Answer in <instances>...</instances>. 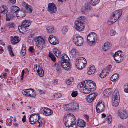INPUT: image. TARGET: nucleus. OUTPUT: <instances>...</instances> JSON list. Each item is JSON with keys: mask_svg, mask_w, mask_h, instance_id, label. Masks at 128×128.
Segmentation results:
<instances>
[{"mask_svg": "<svg viewBox=\"0 0 128 128\" xmlns=\"http://www.w3.org/2000/svg\"><path fill=\"white\" fill-rule=\"evenodd\" d=\"M78 87L81 88L83 93L85 94L89 93L92 89L96 88L94 82L90 80H86L83 82L79 83Z\"/></svg>", "mask_w": 128, "mask_h": 128, "instance_id": "1", "label": "nucleus"}, {"mask_svg": "<svg viewBox=\"0 0 128 128\" xmlns=\"http://www.w3.org/2000/svg\"><path fill=\"white\" fill-rule=\"evenodd\" d=\"M40 113L46 116H47L52 114L53 111L49 108L44 107L42 108L40 110Z\"/></svg>", "mask_w": 128, "mask_h": 128, "instance_id": "9", "label": "nucleus"}, {"mask_svg": "<svg viewBox=\"0 0 128 128\" xmlns=\"http://www.w3.org/2000/svg\"><path fill=\"white\" fill-rule=\"evenodd\" d=\"M100 1V0H90V2L92 6H95L99 3Z\"/></svg>", "mask_w": 128, "mask_h": 128, "instance_id": "38", "label": "nucleus"}, {"mask_svg": "<svg viewBox=\"0 0 128 128\" xmlns=\"http://www.w3.org/2000/svg\"><path fill=\"white\" fill-rule=\"evenodd\" d=\"M68 27L66 26H64L62 28V32L64 35H65L68 31Z\"/></svg>", "mask_w": 128, "mask_h": 128, "instance_id": "37", "label": "nucleus"}, {"mask_svg": "<svg viewBox=\"0 0 128 128\" xmlns=\"http://www.w3.org/2000/svg\"><path fill=\"white\" fill-rule=\"evenodd\" d=\"M15 16L11 12L8 13L6 14V20L7 21H10Z\"/></svg>", "mask_w": 128, "mask_h": 128, "instance_id": "30", "label": "nucleus"}, {"mask_svg": "<svg viewBox=\"0 0 128 128\" xmlns=\"http://www.w3.org/2000/svg\"><path fill=\"white\" fill-rule=\"evenodd\" d=\"M37 124H38V127L41 128L44 125L45 123L44 119L40 117L36 121Z\"/></svg>", "mask_w": 128, "mask_h": 128, "instance_id": "21", "label": "nucleus"}, {"mask_svg": "<svg viewBox=\"0 0 128 128\" xmlns=\"http://www.w3.org/2000/svg\"><path fill=\"white\" fill-rule=\"evenodd\" d=\"M10 41L13 44H15L18 42L19 40L17 36H14V38L11 40Z\"/></svg>", "mask_w": 128, "mask_h": 128, "instance_id": "34", "label": "nucleus"}, {"mask_svg": "<svg viewBox=\"0 0 128 128\" xmlns=\"http://www.w3.org/2000/svg\"><path fill=\"white\" fill-rule=\"evenodd\" d=\"M119 92L117 90H115L114 92L112 98V104L114 107L118 106L120 102Z\"/></svg>", "mask_w": 128, "mask_h": 128, "instance_id": "5", "label": "nucleus"}, {"mask_svg": "<svg viewBox=\"0 0 128 128\" xmlns=\"http://www.w3.org/2000/svg\"><path fill=\"white\" fill-rule=\"evenodd\" d=\"M31 22L29 20H24L22 22V25L26 28L29 26L31 24Z\"/></svg>", "mask_w": 128, "mask_h": 128, "instance_id": "25", "label": "nucleus"}, {"mask_svg": "<svg viewBox=\"0 0 128 128\" xmlns=\"http://www.w3.org/2000/svg\"><path fill=\"white\" fill-rule=\"evenodd\" d=\"M110 45L109 42H106L104 44L103 47V49L104 51H106L108 50L110 48Z\"/></svg>", "mask_w": 128, "mask_h": 128, "instance_id": "31", "label": "nucleus"}, {"mask_svg": "<svg viewBox=\"0 0 128 128\" xmlns=\"http://www.w3.org/2000/svg\"><path fill=\"white\" fill-rule=\"evenodd\" d=\"M124 91L128 93V83L125 84L124 87Z\"/></svg>", "mask_w": 128, "mask_h": 128, "instance_id": "56", "label": "nucleus"}, {"mask_svg": "<svg viewBox=\"0 0 128 128\" xmlns=\"http://www.w3.org/2000/svg\"><path fill=\"white\" fill-rule=\"evenodd\" d=\"M112 91V90L111 88H107L106 89L104 90V91L103 92V94L105 96H108V95L111 94Z\"/></svg>", "mask_w": 128, "mask_h": 128, "instance_id": "32", "label": "nucleus"}, {"mask_svg": "<svg viewBox=\"0 0 128 128\" xmlns=\"http://www.w3.org/2000/svg\"><path fill=\"white\" fill-rule=\"evenodd\" d=\"M77 124L78 126L80 128H84L86 125V122L83 120L81 119H79L77 120Z\"/></svg>", "mask_w": 128, "mask_h": 128, "instance_id": "20", "label": "nucleus"}, {"mask_svg": "<svg viewBox=\"0 0 128 128\" xmlns=\"http://www.w3.org/2000/svg\"><path fill=\"white\" fill-rule=\"evenodd\" d=\"M88 43L90 46L94 44L97 40L96 34L94 32H91L88 34L87 37Z\"/></svg>", "mask_w": 128, "mask_h": 128, "instance_id": "7", "label": "nucleus"}, {"mask_svg": "<svg viewBox=\"0 0 128 128\" xmlns=\"http://www.w3.org/2000/svg\"><path fill=\"white\" fill-rule=\"evenodd\" d=\"M14 25L13 23L10 22L9 23L8 25V26L9 28H12L14 27Z\"/></svg>", "mask_w": 128, "mask_h": 128, "instance_id": "63", "label": "nucleus"}, {"mask_svg": "<svg viewBox=\"0 0 128 128\" xmlns=\"http://www.w3.org/2000/svg\"><path fill=\"white\" fill-rule=\"evenodd\" d=\"M28 50L31 52L33 53L34 52V49L32 46H31L30 47Z\"/></svg>", "mask_w": 128, "mask_h": 128, "instance_id": "62", "label": "nucleus"}, {"mask_svg": "<svg viewBox=\"0 0 128 128\" xmlns=\"http://www.w3.org/2000/svg\"><path fill=\"white\" fill-rule=\"evenodd\" d=\"M32 116V115H30V116L29 118L30 122L31 124H33L36 123V120L33 118L31 117Z\"/></svg>", "mask_w": 128, "mask_h": 128, "instance_id": "46", "label": "nucleus"}, {"mask_svg": "<svg viewBox=\"0 0 128 128\" xmlns=\"http://www.w3.org/2000/svg\"><path fill=\"white\" fill-rule=\"evenodd\" d=\"M108 74L105 70H103L101 73L99 75L100 76L101 78H103L105 77L106 75Z\"/></svg>", "mask_w": 128, "mask_h": 128, "instance_id": "44", "label": "nucleus"}, {"mask_svg": "<svg viewBox=\"0 0 128 128\" xmlns=\"http://www.w3.org/2000/svg\"><path fill=\"white\" fill-rule=\"evenodd\" d=\"M97 95V93H92L88 95L87 97L86 100L89 102H91L94 100Z\"/></svg>", "mask_w": 128, "mask_h": 128, "instance_id": "16", "label": "nucleus"}, {"mask_svg": "<svg viewBox=\"0 0 128 128\" xmlns=\"http://www.w3.org/2000/svg\"><path fill=\"white\" fill-rule=\"evenodd\" d=\"M54 95L55 97L56 98H59L61 96V94L60 93H57L56 94H54Z\"/></svg>", "mask_w": 128, "mask_h": 128, "instance_id": "60", "label": "nucleus"}, {"mask_svg": "<svg viewBox=\"0 0 128 128\" xmlns=\"http://www.w3.org/2000/svg\"><path fill=\"white\" fill-rule=\"evenodd\" d=\"M34 91V90L32 89L30 91L29 94H28V96L31 97H34L35 96L36 94Z\"/></svg>", "mask_w": 128, "mask_h": 128, "instance_id": "50", "label": "nucleus"}, {"mask_svg": "<svg viewBox=\"0 0 128 128\" xmlns=\"http://www.w3.org/2000/svg\"><path fill=\"white\" fill-rule=\"evenodd\" d=\"M119 75L117 74H114L112 75L110 78V80L114 82L119 77Z\"/></svg>", "mask_w": 128, "mask_h": 128, "instance_id": "36", "label": "nucleus"}, {"mask_svg": "<svg viewBox=\"0 0 128 128\" xmlns=\"http://www.w3.org/2000/svg\"><path fill=\"white\" fill-rule=\"evenodd\" d=\"M73 78H70L68 79L66 81V84L68 85H70L72 84V82L73 81Z\"/></svg>", "mask_w": 128, "mask_h": 128, "instance_id": "53", "label": "nucleus"}, {"mask_svg": "<svg viewBox=\"0 0 128 128\" xmlns=\"http://www.w3.org/2000/svg\"><path fill=\"white\" fill-rule=\"evenodd\" d=\"M56 66V70L57 71L59 72H60L61 71L62 67H61L60 65L58 63L57 64L55 63L54 65V67Z\"/></svg>", "mask_w": 128, "mask_h": 128, "instance_id": "41", "label": "nucleus"}, {"mask_svg": "<svg viewBox=\"0 0 128 128\" xmlns=\"http://www.w3.org/2000/svg\"><path fill=\"white\" fill-rule=\"evenodd\" d=\"M8 51L9 54L11 56H14V54L12 50V48L10 46H8Z\"/></svg>", "mask_w": 128, "mask_h": 128, "instance_id": "47", "label": "nucleus"}, {"mask_svg": "<svg viewBox=\"0 0 128 128\" xmlns=\"http://www.w3.org/2000/svg\"><path fill=\"white\" fill-rule=\"evenodd\" d=\"M64 116L63 120L64 124L66 127L70 128L74 127V128H76L74 116H70V114L68 113L66 114Z\"/></svg>", "mask_w": 128, "mask_h": 128, "instance_id": "2", "label": "nucleus"}, {"mask_svg": "<svg viewBox=\"0 0 128 128\" xmlns=\"http://www.w3.org/2000/svg\"><path fill=\"white\" fill-rule=\"evenodd\" d=\"M26 14L24 12L23 10H21L18 12L17 15H16L19 18H23L25 16Z\"/></svg>", "mask_w": 128, "mask_h": 128, "instance_id": "27", "label": "nucleus"}, {"mask_svg": "<svg viewBox=\"0 0 128 128\" xmlns=\"http://www.w3.org/2000/svg\"><path fill=\"white\" fill-rule=\"evenodd\" d=\"M30 115H32L31 117L33 118L35 120H36L37 121L38 120V118H40V116L39 114L37 113H35L34 114H32Z\"/></svg>", "mask_w": 128, "mask_h": 128, "instance_id": "43", "label": "nucleus"}, {"mask_svg": "<svg viewBox=\"0 0 128 128\" xmlns=\"http://www.w3.org/2000/svg\"><path fill=\"white\" fill-rule=\"evenodd\" d=\"M106 121L109 124H110L112 121V118L111 115H110L109 114H107L106 117Z\"/></svg>", "mask_w": 128, "mask_h": 128, "instance_id": "49", "label": "nucleus"}, {"mask_svg": "<svg viewBox=\"0 0 128 128\" xmlns=\"http://www.w3.org/2000/svg\"><path fill=\"white\" fill-rule=\"evenodd\" d=\"M86 60L83 57H80L79 58H77L75 61V65L79 70H81L84 68L86 66Z\"/></svg>", "mask_w": 128, "mask_h": 128, "instance_id": "3", "label": "nucleus"}, {"mask_svg": "<svg viewBox=\"0 0 128 128\" xmlns=\"http://www.w3.org/2000/svg\"><path fill=\"white\" fill-rule=\"evenodd\" d=\"M113 12L111 15L110 20L108 21V24H111L116 22L120 17V15L118 16Z\"/></svg>", "mask_w": 128, "mask_h": 128, "instance_id": "11", "label": "nucleus"}, {"mask_svg": "<svg viewBox=\"0 0 128 128\" xmlns=\"http://www.w3.org/2000/svg\"><path fill=\"white\" fill-rule=\"evenodd\" d=\"M87 74L89 75L94 74L96 71L94 65H90L88 68Z\"/></svg>", "mask_w": 128, "mask_h": 128, "instance_id": "19", "label": "nucleus"}, {"mask_svg": "<svg viewBox=\"0 0 128 128\" xmlns=\"http://www.w3.org/2000/svg\"><path fill=\"white\" fill-rule=\"evenodd\" d=\"M70 56L72 57H75L77 56L78 54V52L76 49L73 48L70 52Z\"/></svg>", "mask_w": 128, "mask_h": 128, "instance_id": "23", "label": "nucleus"}, {"mask_svg": "<svg viewBox=\"0 0 128 128\" xmlns=\"http://www.w3.org/2000/svg\"><path fill=\"white\" fill-rule=\"evenodd\" d=\"M74 28L76 29L79 32L84 30V24L80 20H76L74 22Z\"/></svg>", "mask_w": 128, "mask_h": 128, "instance_id": "8", "label": "nucleus"}, {"mask_svg": "<svg viewBox=\"0 0 128 128\" xmlns=\"http://www.w3.org/2000/svg\"><path fill=\"white\" fill-rule=\"evenodd\" d=\"M19 8L16 6H12L10 8L11 12L16 16L19 10Z\"/></svg>", "mask_w": 128, "mask_h": 128, "instance_id": "22", "label": "nucleus"}, {"mask_svg": "<svg viewBox=\"0 0 128 128\" xmlns=\"http://www.w3.org/2000/svg\"><path fill=\"white\" fill-rule=\"evenodd\" d=\"M114 12L118 16L120 15V16L122 14V11L121 10H119L115 11Z\"/></svg>", "mask_w": 128, "mask_h": 128, "instance_id": "52", "label": "nucleus"}, {"mask_svg": "<svg viewBox=\"0 0 128 128\" xmlns=\"http://www.w3.org/2000/svg\"><path fill=\"white\" fill-rule=\"evenodd\" d=\"M64 109L66 110H70V103L64 106Z\"/></svg>", "mask_w": 128, "mask_h": 128, "instance_id": "51", "label": "nucleus"}, {"mask_svg": "<svg viewBox=\"0 0 128 128\" xmlns=\"http://www.w3.org/2000/svg\"><path fill=\"white\" fill-rule=\"evenodd\" d=\"M48 56L52 60L53 62H55L56 61V57L54 54L50 52H49Z\"/></svg>", "mask_w": 128, "mask_h": 128, "instance_id": "48", "label": "nucleus"}, {"mask_svg": "<svg viewBox=\"0 0 128 128\" xmlns=\"http://www.w3.org/2000/svg\"><path fill=\"white\" fill-rule=\"evenodd\" d=\"M48 39L50 44L54 45H56L59 43L57 38L53 35H50L49 36Z\"/></svg>", "mask_w": 128, "mask_h": 128, "instance_id": "12", "label": "nucleus"}, {"mask_svg": "<svg viewBox=\"0 0 128 128\" xmlns=\"http://www.w3.org/2000/svg\"><path fill=\"white\" fill-rule=\"evenodd\" d=\"M47 31L49 33L53 32L54 31V28L53 26H50L46 28Z\"/></svg>", "mask_w": 128, "mask_h": 128, "instance_id": "39", "label": "nucleus"}, {"mask_svg": "<svg viewBox=\"0 0 128 128\" xmlns=\"http://www.w3.org/2000/svg\"><path fill=\"white\" fill-rule=\"evenodd\" d=\"M22 4L25 8V11L27 13H30L32 12V9L30 6L28 5L24 2H23L22 3Z\"/></svg>", "mask_w": 128, "mask_h": 128, "instance_id": "17", "label": "nucleus"}, {"mask_svg": "<svg viewBox=\"0 0 128 128\" xmlns=\"http://www.w3.org/2000/svg\"><path fill=\"white\" fill-rule=\"evenodd\" d=\"M7 73H2V74L0 75V78L3 79V80H4L6 78V77L7 76Z\"/></svg>", "mask_w": 128, "mask_h": 128, "instance_id": "54", "label": "nucleus"}, {"mask_svg": "<svg viewBox=\"0 0 128 128\" xmlns=\"http://www.w3.org/2000/svg\"><path fill=\"white\" fill-rule=\"evenodd\" d=\"M122 51L119 50L118 51L116 52L114 54L116 55H117L118 56H120L122 57Z\"/></svg>", "mask_w": 128, "mask_h": 128, "instance_id": "57", "label": "nucleus"}, {"mask_svg": "<svg viewBox=\"0 0 128 128\" xmlns=\"http://www.w3.org/2000/svg\"><path fill=\"white\" fill-rule=\"evenodd\" d=\"M90 9V6L87 4H85L84 6L82 7L81 11L83 13L87 12Z\"/></svg>", "mask_w": 128, "mask_h": 128, "instance_id": "24", "label": "nucleus"}, {"mask_svg": "<svg viewBox=\"0 0 128 128\" xmlns=\"http://www.w3.org/2000/svg\"><path fill=\"white\" fill-rule=\"evenodd\" d=\"M78 94V92L77 91L73 92L71 94V96L73 97L76 96Z\"/></svg>", "mask_w": 128, "mask_h": 128, "instance_id": "58", "label": "nucleus"}, {"mask_svg": "<svg viewBox=\"0 0 128 128\" xmlns=\"http://www.w3.org/2000/svg\"><path fill=\"white\" fill-rule=\"evenodd\" d=\"M32 89H24L22 91V94L24 95H27L28 96V94H29L30 92V91Z\"/></svg>", "mask_w": 128, "mask_h": 128, "instance_id": "42", "label": "nucleus"}, {"mask_svg": "<svg viewBox=\"0 0 128 128\" xmlns=\"http://www.w3.org/2000/svg\"><path fill=\"white\" fill-rule=\"evenodd\" d=\"M111 68L112 66L111 65H109L104 70H106V72L108 74L110 72Z\"/></svg>", "mask_w": 128, "mask_h": 128, "instance_id": "55", "label": "nucleus"}, {"mask_svg": "<svg viewBox=\"0 0 128 128\" xmlns=\"http://www.w3.org/2000/svg\"><path fill=\"white\" fill-rule=\"evenodd\" d=\"M26 52L25 46L24 45H23L22 46L20 53L22 56H24L26 54Z\"/></svg>", "mask_w": 128, "mask_h": 128, "instance_id": "40", "label": "nucleus"}, {"mask_svg": "<svg viewBox=\"0 0 128 128\" xmlns=\"http://www.w3.org/2000/svg\"><path fill=\"white\" fill-rule=\"evenodd\" d=\"M60 64L62 67L65 70L69 69L71 66L69 62H61Z\"/></svg>", "mask_w": 128, "mask_h": 128, "instance_id": "18", "label": "nucleus"}, {"mask_svg": "<svg viewBox=\"0 0 128 128\" xmlns=\"http://www.w3.org/2000/svg\"><path fill=\"white\" fill-rule=\"evenodd\" d=\"M116 34V32L115 30H110V34L111 36L114 35Z\"/></svg>", "mask_w": 128, "mask_h": 128, "instance_id": "59", "label": "nucleus"}, {"mask_svg": "<svg viewBox=\"0 0 128 128\" xmlns=\"http://www.w3.org/2000/svg\"><path fill=\"white\" fill-rule=\"evenodd\" d=\"M8 11L7 7L5 6H1L0 7V12L5 14Z\"/></svg>", "mask_w": 128, "mask_h": 128, "instance_id": "26", "label": "nucleus"}, {"mask_svg": "<svg viewBox=\"0 0 128 128\" xmlns=\"http://www.w3.org/2000/svg\"><path fill=\"white\" fill-rule=\"evenodd\" d=\"M33 42V39L32 38H29L28 40V43L30 44H31Z\"/></svg>", "mask_w": 128, "mask_h": 128, "instance_id": "64", "label": "nucleus"}, {"mask_svg": "<svg viewBox=\"0 0 128 128\" xmlns=\"http://www.w3.org/2000/svg\"><path fill=\"white\" fill-rule=\"evenodd\" d=\"M113 57L114 60L116 62H121L122 58L121 56L114 54L113 55Z\"/></svg>", "mask_w": 128, "mask_h": 128, "instance_id": "35", "label": "nucleus"}, {"mask_svg": "<svg viewBox=\"0 0 128 128\" xmlns=\"http://www.w3.org/2000/svg\"><path fill=\"white\" fill-rule=\"evenodd\" d=\"M26 28L22 26L21 25V26H19L18 27V28L20 32L22 33H24L26 31Z\"/></svg>", "mask_w": 128, "mask_h": 128, "instance_id": "33", "label": "nucleus"}, {"mask_svg": "<svg viewBox=\"0 0 128 128\" xmlns=\"http://www.w3.org/2000/svg\"><path fill=\"white\" fill-rule=\"evenodd\" d=\"M56 7L53 3H50L48 4V10L50 13L55 12L57 11Z\"/></svg>", "mask_w": 128, "mask_h": 128, "instance_id": "13", "label": "nucleus"}, {"mask_svg": "<svg viewBox=\"0 0 128 128\" xmlns=\"http://www.w3.org/2000/svg\"><path fill=\"white\" fill-rule=\"evenodd\" d=\"M53 51L55 56H58L60 54V51L57 49H54Z\"/></svg>", "mask_w": 128, "mask_h": 128, "instance_id": "45", "label": "nucleus"}, {"mask_svg": "<svg viewBox=\"0 0 128 128\" xmlns=\"http://www.w3.org/2000/svg\"><path fill=\"white\" fill-rule=\"evenodd\" d=\"M70 110L78 111L79 110V106L78 104L74 102L70 103Z\"/></svg>", "mask_w": 128, "mask_h": 128, "instance_id": "15", "label": "nucleus"}, {"mask_svg": "<svg viewBox=\"0 0 128 128\" xmlns=\"http://www.w3.org/2000/svg\"><path fill=\"white\" fill-rule=\"evenodd\" d=\"M72 40L74 44L78 46H81L83 43V38L78 34L74 35L72 37Z\"/></svg>", "mask_w": 128, "mask_h": 128, "instance_id": "6", "label": "nucleus"}, {"mask_svg": "<svg viewBox=\"0 0 128 128\" xmlns=\"http://www.w3.org/2000/svg\"><path fill=\"white\" fill-rule=\"evenodd\" d=\"M105 107L104 103L102 101H100L97 104L96 107V110L97 112H101L105 110Z\"/></svg>", "mask_w": 128, "mask_h": 128, "instance_id": "10", "label": "nucleus"}, {"mask_svg": "<svg viewBox=\"0 0 128 128\" xmlns=\"http://www.w3.org/2000/svg\"><path fill=\"white\" fill-rule=\"evenodd\" d=\"M37 72L40 76H44V70L39 65L38 66V69L37 70Z\"/></svg>", "mask_w": 128, "mask_h": 128, "instance_id": "28", "label": "nucleus"}, {"mask_svg": "<svg viewBox=\"0 0 128 128\" xmlns=\"http://www.w3.org/2000/svg\"><path fill=\"white\" fill-rule=\"evenodd\" d=\"M34 40L38 50H41L45 47V41L42 37L40 36L36 37Z\"/></svg>", "mask_w": 128, "mask_h": 128, "instance_id": "4", "label": "nucleus"}, {"mask_svg": "<svg viewBox=\"0 0 128 128\" xmlns=\"http://www.w3.org/2000/svg\"><path fill=\"white\" fill-rule=\"evenodd\" d=\"M118 114L119 116L122 119H125L128 117V113L125 110H120Z\"/></svg>", "mask_w": 128, "mask_h": 128, "instance_id": "14", "label": "nucleus"}, {"mask_svg": "<svg viewBox=\"0 0 128 128\" xmlns=\"http://www.w3.org/2000/svg\"><path fill=\"white\" fill-rule=\"evenodd\" d=\"M61 62H69V58L68 56L66 54H64L62 55Z\"/></svg>", "mask_w": 128, "mask_h": 128, "instance_id": "29", "label": "nucleus"}, {"mask_svg": "<svg viewBox=\"0 0 128 128\" xmlns=\"http://www.w3.org/2000/svg\"><path fill=\"white\" fill-rule=\"evenodd\" d=\"M85 17L83 16H80L78 18L79 20H80L81 21H84V20L85 19Z\"/></svg>", "mask_w": 128, "mask_h": 128, "instance_id": "61", "label": "nucleus"}]
</instances>
